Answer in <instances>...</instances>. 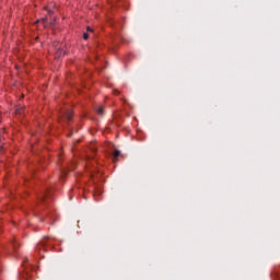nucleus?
I'll return each instance as SVG.
<instances>
[{"label": "nucleus", "instance_id": "f257e3e1", "mask_svg": "<svg viewBox=\"0 0 280 280\" xmlns=\"http://www.w3.org/2000/svg\"><path fill=\"white\" fill-rule=\"evenodd\" d=\"M97 115H104V108L102 106L96 107Z\"/></svg>", "mask_w": 280, "mask_h": 280}, {"label": "nucleus", "instance_id": "f03ea898", "mask_svg": "<svg viewBox=\"0 0 280 280\" xmlns=\"http://www.w3.org/2000/svg\"><path fill=\"white\" fill-rule=\"evenodd\" d=\"M36 23H42V25H47V19L43 18L42 20H37Z\"/></svg>", "mask_w": 280, "mask_h": 280}, {"label": "nucleus", "instance_id": "7ed1b4c3", "mask_svg": "<svg viewBox=\"0 0 280 280\" xmlns=\"http://www.w3.org/2000/svg\"><path fill=\"white\" fill-rule=\"evenodd\" d=\"M120 154H121V152H119V150H116V151L114 152V159H115V161H117V158L120 156Z\"/></svg>", "mask_w": 280, "mask_h": 280}, {"label": "nucleus", "instance_id": "20e7f679", "mask_svg": "<svg viewBox=\"0 0 280 280\" xmlns=\"http://www.w3.org/2000/svg\"><path fill=\"white\" fill-rule=\"evenodd\" d=\"M83 38H84V40H89V34L85 33V34L83 35Z\"/></svg>", "mask_w": 280, "mask_h": 280}, {"label": "nucleus", "instance_id": "39448f33", "mask_svg": "<svg viewBox=\"0 0 280 280\" xmlns=\"http://www.w3.org/2000/svg\"><path fill=\"white\" fill-rule=\"evenodd\" d=\"M46 10H47V12H49V14H51V12H52L51 9L47 8Z\"/></svg>", "mask_w": 280, "mask_h": 280}, {"label": "nucleus", "instance_id": "423d86ee", "mask_svg": "<svg viewBox=\"0 0 280 280\" xmlns=\"http://www.w3.org/2000/svg\"><path fill=\"white\" fill-rule=\"evenodd\" d=\"M88 32H92L91 27H88Z\"/></svg>", "mask_w": 280, "mask_h": 280}, {"label": "nucleus", "instance_id": "0eeeda50", "mask_svg": "<svg viewBox=\"0 0 280 280\" xmlns=\"http://www.w3.org/2000/svg\"><path fill=\"white\" fill-rule=\"evenodd\" d=\"M68 119H71V114L68 115Z\"/></svg>", "mask_w": 280, "mask_h": 280}]
</instances>
